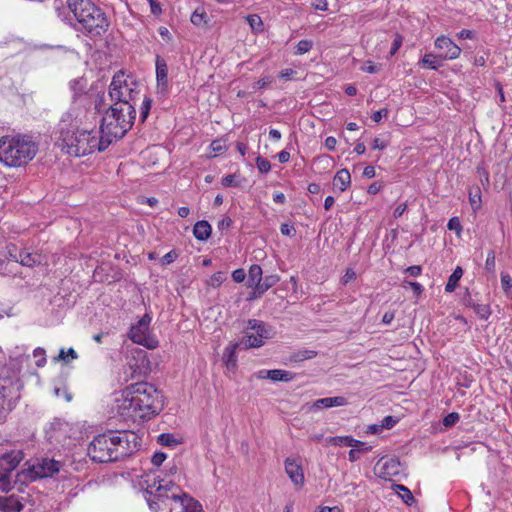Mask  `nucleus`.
<instances>
[{"label": "nucleus", "instance_id": "obj_41", "mask_svg": "<svg viewBox=\"0 0 512 512\" xmlns=\"http://www.w3.org/2000/svg\"><path fill=\"white\" fill-rule=\"evenodd\" d=\"M158 443L163 446H175L179 442L175 439L173 434L170 433H162L158 436Z\"/></svg>", "mask_w": 512, "mask_h": 512}, {"label": "nucleus", "instance_id": "obj_18", "mask_svg": "<svg viewBox=\"0 0 512 512\" xmlns=\"http://www.w3.org/2000/svg\"><path fill=\"white\" fill-rule=\"evenodd\" d=\"M347 404V399L342 396H335V397H325L317 399L313 402L311 408L314 410L324 409V408H331V407H339L344 406Z\"/></svg>", "mask_w": 512, "mask_h": 512}, {"label": "nucleus", "instance_id": "obj_52", "mask_svg": "<svg viewBox=\"0 0 512 512\" xmlns=\"http://www.w3.org/2000/svg\"><path fill=\"white\" fill-rule=\"evenodd\" d=\"M178 257V254L172 250L168 253H166L160 260L161 264L162 265H169L171 264L172 262H174Z\"/></svg>", "mask_w": 512, "mask_h": 512}, {"label": "nucleus", "instance_id": "obj_32", "mask_svg": "<svg viewBox=\"0 0 512 512\" xmlns=\"http://www.w3.org/2000/svg\"><path fill=\"white\" fill-rule=\"evenodd\" d=\"M91 98H93V105H92V109H94V113L97 114V113H100L101 111L104 110V107H105V97H104V92H94L92 91L91 92Z\"/></svg>", "mask_w": 512, "mask_h": 512}, {"label": "nucleus", "instance_id": "obj_50", "mask_svg": "<svg viewBox=\"0 0 512 512\" xmlns=\"http://www.w3.org/2000/svg\"><path fill=\"white\" fill-rule=\"evenodd\" d=\"M33 355L34 357H39L40 359L37 360L36 362V365L38 367H42L44 366V364L46 363V358H45V350L43 348H36L33 352Z\"/></svg>", "mask_w": 512, "mask_h": 512}, {"label": "nucleus", "instance_id": "obj_7", "mask_svg": "<svg viewBox=\"0 0 512 512\" xmlns=\"http://www.w3.org/2000/svg\"><path fill=\"white\" fill-rule=\"evenodd\" d=\"M135 119L136 110L134 113H129V110H125L123 107L109 106L105 109L101 120L102 138L109 140L110 144L115 140L122 139L132 128Z\"/></svg>", "mask_w": 512, "mask_h": 512}, {"label": "nucleus", "instance_id": "obj_3", "mask_svg": "<svg viewBox=\"0 0 512 512\" xmlns=\"http://www.w3.org/2000/svg\"><path fill=\"white\" fill-rule=\"evenodd\" d=\"M59 132V146L70 156L82 157L96 149L103 152L110 145L109 140H104L102 136L98 139L91 131L68 128L65 118L61 119Z\"/></svg>", "mask_w": 512, "mask_h": 512}, {"label": "nucleus", "instance_id": "obj_9", "mask_svg": "<svg viewBox=\"0 0 512 512\" xmlns=\"http://www.w3.org/2000/svg\"><path fill=\"white\" fill-rule=\"evenodd\" d=\"M152 318L145 314L136 324L132 325L128 334L129 339L148 349H155L159 346V341L149 332V325Z\"/></svg>", "mask_w": 512, "mask_h": 512}, {"label": "nucleus", "instance_id": "obj_24", "mask_svg": "<svg viewBox=\"0 0 512 512\" xmlns=\"http://www.w3.org/2000/svg\"><path fill=\"white\" fill-rule=\"evenodd\" d=\"M351 183V175L347 169L339 170L333 179V185L341 192L345 191Z\"/></svg>", "mask_w": 512, "mask_h": 512}, {"label": "nucleus", "instance_id": "obj_64", "mask_svg": "<svg viewBox=\"0 0 512 512\" xmlns=\"http://www.w3.org/2000/svg\"><path fill=\"white\" fill-rule=\"evenodd\" d=\"M421 272H422V267L419 265L409 266L408 268L405 269V273L410 276H413V277L419 276L421 274Z\"/></svg>", "mask_w": 512, "mask_h": 512}, {"label": "nucleus", "instance_id": "obj_29", "mask_svg": "<svg viewBox=\"0 0 512 512\" xmlns=\"http://www.w3.org/2000/svg\"><path fill=\"white\" fill-rule=\"evenodd\" d=\"M463 275V270L460 266H457L454 271L452 272V274L449 276V279H448V282L445 286V291L448 292V293H451L453 291H455L457 285H458V282L459 280L461 279Z\"/></svg>", "mask_w": 512, "mask_h": 512}, {"label": "nucleus", "instance_id": "obj_48", "mask_svg": "<svg viewBox=\"0 0 512 512\" xmlns=\"http://www.w3.org/2000/svg\"><path fill=\"white\" fill-rule=\"evenodd\" d=\"M256 165H257L258 170L261 173H268L271 169L270 162L267 159L260 157V156L257 157V159H256Z\"/></svg>", "mask_w": 512, "mask_h": 512}, {"label": "nucleus", "instance_id": "obj_2", "mask_svg": "<svg viewBox=\"0 0 512 512\" xmlns=\"http://www.w3.org/2000/svg\"><path fill=\"white\" fill-rule=\"evenodd\" d=\"M141 447V438L133 431H108L94 437L88 446L92 461L108 463L124 459Z\"/></svg>", "mask_w": 512, "mask_h": 512}, {"label": "nucleus", "instance_id": "obj_39", "mask_svg": "<svg viewBox=\"0 0 512 512\" xmlns=\"http://www.w3.org/2000/svg\"><path fill=\"white\" fill-rule=\"evenodd\" d=\"M77 358V352L73 348H69L67 351L65 349H61L57 357L59 361H63L64 363H69Z\"/></svg>", "mask_w": 512, "mask_h": 512}, {"label": "nucleus", "instance_id": "obj_14", "mask_svg": "<svg viewBox=\"0 0 512 512\" xmlns=\"http://www.w3.org/2000/svg\"><path fill=\"white\" fill-rule=\"evenodd\" d=\"M384 460H381L377 463V467H379L378 476L382 479H390L393 476H397L401 472V463L398 458H388L381 465L380 463Z\"/></svg>", "mask_w": 512, "mask_h": 512}, {"label": "nucleus", "instance_id": "obj_47", "mask_svg": "<svg viewBox=\"0 0 512 512\" xmlns=\"http://www.w3.org/2000/svg\"><path fill=\"white\" fill-rule=\"evenodd\" d=\"M460 419V416L457 412H451L446 415L443 419V425L447 428L454 426Z\"/></svg>", "mask_w": 512, "mask_h": 512}, {"label": "nucleus", "instance_id": "obj_16", "mask_svg": "<svg viewBox=\"0 0 512 512\" xmlns=\"http://www.w3.org/2000/svg\"><path fill=\"white\" fill-rule=\"evenodd\" d=\"M156 80L159 93L165 94L168 91V67L163 58H156Z\"/></svg>", "mask_w": 512, "mask_h": 512}, {"label": "nucleus", "instance_id": "obj_61", "mask_svg": "<svg viewBox=\"0 0 512 512\" xmlns=\"http://www.w3.org/2000/svg\"><path fill=\"white\" fill-rule=\"evenodd\" d=\"M388 109L387 108H383V109H380L378 111H375L372 116H371V119L378 123L382 120L383 117H386L388 115Z\"/></svg>", "mask_w": 512, "mask_h": 512}, {"label": "nucleus", "instance_id": "obj_43", "mask_svg": "<svg viewBox=\"0 0 512 512\" xmlns=\"http://www.w3.org/2000/svg\"><path fill=\"white\" fill-rule=\"evenodd\" d=\"M396 489L403 492V494H401L400 496L405 504H407V505L413 504V502L415 501L414 496L407 487H405L404 485L398 484V485H396Z\"/></svg>", "mask_w": 512, "mask_h": 512}, {"label": "nucleus", "instance_id": "obj_36", "mask_svg": "<svg viewBox=\"0 0 512 512\" xmlns=\"http://www.w3.org/2000/svg\"><path fill=\"white\" fill-rule=\"evenodd\" d=\"M473 310L482 320H487L492 313L488 304L473 303Z\"/></svg>", "mask_w": 512, "mask_h": 512}, {"label": "nucleus", "instance_id": "obj_6", "mask_svg": "<svg viewBox=\"0 0 512 512\" xmlns=\"http://www.w3.org/2000/svg\"><path fill=\"white\" fill-rule=\"evenodd\" d=\"M108 95L111 101L110 106L123 107L129 110V113H134L141 95V84L132 74L119 70L112 78Z\"/></svg>", "mask_w": 512, "mask_h": 512}, {"label": "nucleus", "instance_id": "obj_60", "mask_svg": "<svg viewBox=\"0 0 512 512\" xmlns=\"http://www.w3.org/2000/svg\"><path fill=\"white\" fill-rule=\"evenodd\" d=\"M401 45H402V37L397 34L392 43V46L390 49V55L391 56L395 55L397 53V51L400 49Z\"/></svg>", "mask_w": 512, "mask_h": 512}, {"label": "nucleus", "instance_id": "obj_25", "mask_svg": "<svg viewBox=\"0 0 512 512\" xmlns=\"http://www.w3.org/2000/svg\"><path fill=\"white\" fill-rule=\"evenodd\" d=\"M87 81L84 78L74 79L70 82V89L72 91V100L74 98L80 97V95H87L92 92V90H87Z\"/></svg>", "mask_w": 512, "mask_h": 512}, {"label": "nucleus", "instance_id": "obj_1", "mask_svg": "<svg viewBox=\"0 0 512 512\" xmlns=\"http://www.w3.org/2000/svg\"><path fill=\"white\" fill-rule=\"evenodd\" d=\"M117 413L124 420L150 419L163 408L158 390L150 383L137 382L127 386L117 400Z\"/></svg>", "mask_w": 512, "mask_h": 512}, {"label": "nucleus", "instance_id": "obj_37", "mask_svg": "<svg viewBox=\"0 0 512 512\" xmlns=\"http://www.w3.org/2000/svg\"><path fill=\"white\" fill-rule=\"evenodd\" d=\"M152 105V99L148 96H144L142 100V104L140 106V117L139 120L141 123H144L150 113Z\"/></svg>", "mask_w": 512, "mask_h": 512}, {"label": "nucleus", "instance_id": "obj_45", "mask_svg": "<svg viewBox=\"0 0 512 512\" xmlns=\"http://www.w3.org/2000/svg\"><path fill=\"white\" fill-rule=\"evenodd\" d=\"M10 473L8 471H0V488L3 491H10L11 490V482H10Z\"/></svg>", "mask_w": 512, "mask_h": 512}, {"label": "nucleus", "instance_id": "obj_30", "mask_svg": "<svg viewBox=\"0 0 512 512\" xmlns=\"http://www.w3.org/2000/svg\"><path fill=\"white\" fill-rule=\"evenodd\" d=\"M1 250L4 252V254H6L7 261H9V266L13 267L11 263H18L19 257L21 256V249H19L15 244H8Z\"/></svg>", "mask_w": 512, "mask_h": 512}, {"label": "nucleus", "instance_id": "obj_53", "mask_svg": "<svg viewBox=\"0 0 512 512\" xmlns=\"http://www.w3.org/2000/svg\"><path fill=\"white\" fill-rule=\"evenodd\" d=\"M398 422V419L393 416H386L382 420L381 428L383 429H391L393 428Z\"/></svg>", "mask_w": 512, "mask_h": 512}, {"label": "nucleus", "instance_id": "obj_55", "mask_svg": "<svg viewBox=\"0 0 512 512\" xmlns=\"http://www.w3.org/2000/svg\"><path fill=\"white\" fill-rule=\"evenodd\" d=\"M469 201L471 205L475 208H479L481 204V193L480 189L477 188V192L475 194H472V192L469 193Z\"/></svg>", "mask_w": 512, "mask_h": 512}, {"label": "nucleus", "instance_id": "obj_51", "mask_svg": "<svg viewBox=\"0 0 512 512\" xmlns=\"http://www.w3.org/2000/svg\"><path fill=\"white\" fill-rule=\"evenodd\" d=\"M280 231L282 235L288 236V237H294L296 235V229L293 225L284 223L280 227Z\"/></svg>", "mask_w": 512, "mask_h": 512}, {"label": "nucleus", "instance_id": "obj_58", "mask_svg": "<svg viewBox=\"0 0 512 512\" xmlns=\"http://www.w3.org/2000/svg\"><path fill=\"white\" fill-rule=\"evenodd\" d=\"M166 459V454L163 452H156L152 456L151 462L154 466H160Z\"/></svg>", "mask_w": 512, "mask_h": 512}, {"label": "nucleus", "instance_id": "obj_4", "mask_svg": "<svg viewBox=\"0 0 512 512\" xmlns=\"http://www.w3.org/2000/svg\"><path fill=\"white\" fill-rule=\"evenodd\" d=\"M39 143L28 134L0 137V162L7 167L26 166L38 153Z\"/></svg>", "mask_w": 512, "mask_h": 512}, {"label": "nucleus", "instance_id": "obj_15", "mask_svg": "<svg viewBox=\"0 0 512 512\" xmlns=\"http://www.w3.org/2000/svg\"><path fill=\"white\" fill-rule=\"evenodd\" d=\"M174 503L175 505H180L181 512H203L202 505L199 501L183 492L181 488Z\"/></svg>", "mask_w": 512, "mask_h": 512}, {"label": "nucleus", "instance_id": "obj_20", "mask_svg": "<svg viewBox=\"0 0 512 512\" xmlns=\"http://www.w3.org/2000/svg\"><path fill=\"white\" fill-rule=\"evenodd\" d=\"M238 348H243L241 343L233 342L230 343L223 352V361L229 369L235 368L237 365L236 350Z\"/></svg>", "mask_w": 512, "mask_h": 512}, {"label": "nucleus", "instance_id": "obj_22", "mask_svg": "<svg viewBox=\"0 0 512 512\" xmlns=\"http://www.w3.org/2000/svg\"><path fill=\"white\" fill-rule=\"evenodd\" d=\"M212 232L211 225L206 220L196 222L193 227V234L199 241H206Z\"/></svg>", "mask_w": 512, "mask_h": 512}, {"label": "nucleus", "instance_id": "obj_56", "mask_svg": "<svg viewBox=\"0 0 512 512\" xmlns=\"http://www.w3.org/2000/svg\"><path fill=\"white\" fill-rule=\"evenodd\" d=\"M311 5L315 10L326 11L328 9L327 0H311Z\"/></svg>", "mask_w": 512, "mask_h": 512}, {"label": "nucleus", "instance_id": "obj_35", "mask_svg": "<svg viewBox=\"0 0 512 512\" xmlns=\"http://www.w3.org/2000/svg\"><path fill=\"white\" fill-rule=\"evenodd\" d=\"M501 287L506 297L512 299V277L508 273H501Z\"/></svg>", "mask_w": 512, "mask_h": 512}, {"label": "nucleus", "instance_id": "obj_54", "mask_svg": "<svg viewBox=\"0 0 512 512\" xmlns=\"http://www.w3.org/2000/svg\"><path fill=\"white\" fill-rule=\"evenodd\" d=\"M224 280V274L222 272H216L211 276L209 285L216 287L219 286Z\"/></svg>", "mask_w": 512, "mask_h": 512}, {"label": "nucleus", "instance_id": "obj_12", "mask_svg": "<svg viewBox=\"0 0 512 512\" xmlns=\"http://www.w3.org/2000/svg\"><path fill=\"white\" fill-rule=\"evenodd\" d=\"M434 44L436 49L442 51L438 55L440 60H453L458 58L461 53V48L446 36L438 37Z\"/></svg>", "mask_w": 512, "mask_h": 512}, {"label": "nucleus", "instance_id": "obj_38", "mask_svg": "<svg viewBox=\"0 0 512 512\" xmlns=\"http://www.w3.org/2000/svg\"><path fill=\"white\" fill-rule=\"evenodd\" d=\"M0 274L4 276L14 275L15 272L12 266H9V261H7L6 254L2 252L0 249Z\"/></svg>", "mask_w": 512, "mask_h": 512}, {"label": "nucleus", "instance_id": "obj_26", "mask_svg": "<svg viewBox=\"0 0 512 512\" xmlns=\"http://www.w3.org/2000/svg\"><path fill=\"white\" fill-rule=\"evenodd\" d=\"M266 376H268V379L276 382V381H282V382H290L295 378V374L287 371V370H281V369H274L266 372Z\"/></svg>", "mask_w": 512, "mask_h": 512}, {"label": "nucleus", "instance_id": "obj_59", "mask_svg": "<svg viewBox=\"0 0 512 512\" xmlns=\"http://www.w3.org/2000/svg\"><path fill=\"white\" fill-rule=\"evenodd\" d=\"M449 230H454L457 233H459L462 230V226L460 224V221L457 217H453L449 220L447 225Z\"/></svg>", "mask_w": 512, "mask_h": 512}, {"label": "nucleus", "instance_id": "obj_44", "mask_svg": "<svg viewBox=\"0 0 512 512\" xmlns=\"http://www.w3.org/2000/svg\"><path fill=\"white\" fill-rule=\"evenodd\" d=\"M316 355H317L316 351L304 349V350H300L297 353H295L293 355V359H294V361H303V360L312 359Z\"/></svg>", "mask_w": 512, "mask_h": 512}, {"label": "nucleus", "instance_id": "obj_34", "mask_svg": "<svg viewBox=\"0 0 512 512\" xmlns=\"http://www.w3.org/2000/svg\"><path fill=\"white\" fill-rule=\"evenodd\" d=\"M327 443L336 446L351 447L352 443H354V438H352L351 436L329 437L327 439Z\"/></svg>", "mask_w": 512, "mask_h": 512}, {"label": "nucleus", "instance_id": "obj_5", "mask_svg": "<svg viewBox=\"0 0 512 512\" xmlns=\"http://www.w3.org/2000/svg\"><path fill=\"white\" fill-rule=\"evenodd\" d=\"M67 6L80 25L78 30L91 37L102 36L108 30L105 12L91 0H67Z\"/></svg>", "mask_w": 512, "mask_h": 512}, {"label": "nucleus", "instance_id": "obj_17", "mask_svg": "<svg viewBox=\"0 0 512 512\" xmlns=\"http://www.w3.org/2000/svg\"><path fill=\"white\" fill-rule=\"evenodd\" d=\"M22 451H11L0 457V470L12 472L23 460Z\"/></svg>", "mask_w": 512, "mask_h": 512}, {"label": "nucleus", "instance_id": "obj_49", "mask_svg": "<svg viewBox=\"0 0 512 512\" xmlns=\"http://www.w3.org/2000/svg\"><path fill=\"white\" fill-rule=\"evenodd\" d=\"M256 334L263 340L270 338V329L267 324L262 322L259 328L255 330Z\"/></svg>", "mask_w": 512, "mask_h": 512}, {"label": "nucleus", "instance_id": "obj_19", "mask_svg": "<svg viewBox=\"0 0 512 512\" xmlns=\"http://www.w3.org/2000/svg\"><path fill=\"white\" fill-rule=\"evenodd\" d=\"M20 254L21 256L19 257L18 263L24 267L33 268L42 262L41 255L36 252H29L27 249H21Z\"/></svg>", "mask_w": 512, "mask_h": 512}, {"label": "nucleus", "instance_id": "obj_33", "mask_svg": "<svg viewBox=\"0 0 512 512\" xmlns=\"http://www.w3.org/2000/svg\"><path fill=\"white\" fill-rule=\"evenodd\" d=\"M246 21L248 22L250 28L255 33L263 32L264 24L261 17L257 14L248 15L246 17Z\"/></svg>", "mask_w": 512, "mask_h": 512}, {"label": "nucleus", "instance_id": "obj_11", "mask_svg": "<svg viewBox=\"0 0 512 512\" xmlns=\"http://www.w3.org/2000/svg\"><path fill=\"white\" fill-rule=\"evenodd\" d=\"M92 105L93 98H91V93L87 95H80V97L72 100L70 110L62 118L66 119V123L68 121H73V119L76 122H81L82 119L86 117V114L92 109Z\"/></svg>", "mask_w": 512, "mask_h": 512}, {"label": "nucleus", "instance_id": "obj_40", "mask_svg": "<svg viewBox=\"0 0 512 512\" xmlns=\"http://www.w3.org/2000/svg\"><path fill=\"white\" fill-rule=\"evenodd\" d=\"M7 397V388L0 386V421L6 418L8 410L5 407Z\"/></svg>", "mask_w": 512, "mask_h": 512}, {"label": "nucleus", "instance_id": "obj_42", "mask_svg": "<svg viewBox=\"0 0 512 512\" xmlns=\"http://www.w3.org/2000/svg\"><path fill=\"white\" fill-rule=\"evenodd\" d=\"M313 47V42L311 40H301L296 45V50L294 52L295 55H303L309 52Z\"/></svg>", "mask_w": 512, "mask_h": 512}, {"label": "nucleus", "instance_id": "obj_28", "mask_svg": "<svg viewBox=\"0 0 512 512\" xmlns=\"http://www.w3.org/2000/svg\"><path fill=\"white\" fill-rule=\"evenodd\" d=\"M280 281V277L277 274H270L262 277L261 285L258 287V295L264 294L271 287L276 285Z\"/></svg>", "mask_w": 512, "mask_h": 512}, {"label": "nucleus", "instance_id": "obj_10", "mask_svg": "<svg viewBox=\"0 0 512 512\" xmlns=\"http://www.w3.org/2000/svg\"><path fill=\"white\" fill-rule=\"evenodd\" d=\"M62 467L63 464L60 461L45 457L37 459L25 472L31 481H35L41 478L52 477L57 474Z\"/></svg>", "mask_w": 512, "mask_h": 512}, {"label": "nucleus", "instance_id": "obj_57", "mask_svg": "<svg viewBox=\"0 0 512 512\" xmlns=\"http://www.w3.org/2000/svg\"><path fill=\"white\" fill-rule=\"evenodd\" d=\"M232 278L236 283H241L246 278V273L244 269H236L232 272Z\"/></svg>", "mask_w": 512, "mask_h": 512}, {"label": "nucleus", "instance_id": "obj_27", "mask_svg": "<svg viewBox=\"0 0 512 512\" xmlns=\"http://www.w3.org/2000/svg\"><path fill=\"white\" fill-rule=\"evenodd\" d=\"M239 342L244 349L258 348L264 345V340L257 334H246Z\"/></svg>", "mask_w": 512, "mask_h": 512}, {"label": "nucleus", "instance_id": "obj_13", "mask_svg": "<svg viewBox=\"0 0 512 512\" xmlns=\"http://www.w3.org/2000/svg\"><path fill=\"white\" fill-rule=\"evenodd\" d=\"M284 465L285 472L294 485L299 487L303 486L305 478L301 461L299 459L288 457L286 458Z\"/></svg>", "mask_w": 512, "mask_h": 512}, {"label": "nucleus", "instance_id": "obj_62", "mask_svg": "<svg viewBox=\"0 0 512 512\" xmlns=\"http://www.w3.org/2000/svg\"><path fill=\"white\" fill-rule=\"evenodd\" d=\"M222 185L224 187H236L238 184L235 182V175L228 174L222 178Z\"/></svg>", "mask_w": 512, "mask_h": 512}, {"label": "nucleus", "instance_id": "obj_23", "mask_svg": "<svg viewBox=\"0 0 512 512\" xmlns=\"http://www.w3.org/2000/svg\"><path fill=\"white\" fill-rule=\"evenodd\" d=\"M262 275L263 271L260 265H251L248 271V286L258 291V287L261 285Z\"/></svg>", "mask_w": 512, "mask_h": 512}, {"label": "nucleus", "instance_id": "obj_46", "mask_svg": "<svg viewBox=\"0 0 512 512\" xmlns=\"http://www.w3.org/2000/svg\"><path fill=\"white\" fill-rule=\"evenodd\" d=\"M495 266H496L495 252L493 250H490L488 252V254H487V259H486V262H485V269L489 273H494L495 272Z\"/></svg>", "mask_w": 512, "mask_h": 512}, {"label": "nucleus", "instance_id": "obj_8", "mask_svg": "<svg viewBox=\"0 0 512 512\" xmlns=\"http://www.w3.org/2000/svg\"><path fill=\"white\" fill-rule=\"evenodd\" d=\"M179 493L180 486L173 480L157 477L153 484L143 491V497L150 510L159 512L168 508L172 502L174 503Z\"/></svg>", "mask_w": 512, "mask_h": 512}, {"label": "nucleus", "instance_id": "obj_21", "mask_svg": "<svg viewBox=\"0 0 512 512\" xmlns=\"http://www.w3.org/2000/svg\"><path fill=\"white\" fill-rule=\"evenodd\" d=\"M23 507L16 496L0 497V510L3 512H20Z\"/></svg>", "mask_w": 512, "mask_h": 512}, {"label": "nucleus", "instance_id": "obj_63", "mask_svg": "<svg viewBox=\"0 0 512 512\" xmlns=\"http://www.w3.org/2000/svg\"><path fill=\"white\" fill-rule=\"evenodd\" d=\"M388 146V141L376 137L372 142V148L377 150H383Z\"/></svg>", "mask_w": 512, "mask_h": 512}, {"label": "nucleus", "instance_id": "obj_31", "mask_svg": "<svg viewBox=\"0 0 512 512\" xmlns=\"http://www.w3.org/2000/svg\"><path fill=\"white\" fill-rule=\"evenodd\" d=\"M438 56H435L432 53L425 54L419 62V65L422 67H426L432 70H438L441 66L440 62L437 60Z\"/></svg>", "mask_w": 512, "mask_h": 512}]
</instances>
